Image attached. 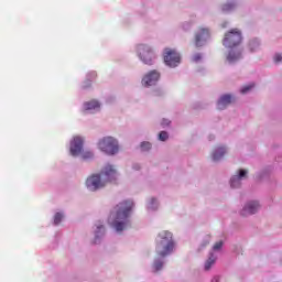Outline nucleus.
Wrapping results in <instances>:
<instances>
[{
  "label": "nucleus",
  "mask_w": 282,
  "mask_h": 282,
  "mask_svg": "<svg viewBox=\"0 0 282 282\" xmlns=\"http://www.w3.org/2000/svg\"><path fill=\"white\" fill-rule=\"evenodd\" d=\"M131 210H133V203L131 200H124L119 203L110 212L108 223L117 232H122L131 226L129 217H131Z\"/></svg>",
  "instance_id": "obj_1"
},
{
  "label": "nucleus",
  "mask_w": 282,
  "mask_h": 282,
  "mask_svg": "<svg viewBox=\"0 0 282 282\" xmlns=\"http://www.w3.org/2000/svg\"><path fill=\"white\" fill-rule=\"evenodd\" d=\"M118 171L113 165H106L100 174H93L86 180V186L89 191H100L105 188L109 182H116Z\"/></svg>",
  "instance_id": "obj_2"
},
{
  "label": "nucleus",
  "mask_w": 282,
  "mask_h": 282,
  "mask_svg": "<svg viewBox=\"0 0 282 282\" xmlns=\"http://www.w3.org/2000/svg\"><path fill=\"white\" fill-rule=\"evenodd\" d=\"M175 242L173 241V234L171 231H161L159 234V240L156 241V254L164 259L173 252Z\"/></svg>",
  "instance_id": "obj_3"
},
{
  "label": "nucleus",
  "mask_w": 282,
  "mask_h": 282,
  "mask_svg": "<svg viewBox=\"0 0 282 282\" xmlns=\"http://www.w3.org/2000/svg\"><path fill=\"white\" fill-rule=\"evenodd\" d=\"M98 147L100 151L107 153V155H116V153L120 151L118 140H116L113 137H105L99 141Z\"/></svg>",
  "instance_id": "obj_4"
},
{
  "label": "nucleus",
  "mask_w": 282,
  "mask_h": 282,
  "mask_svg": "<svg viewBox=\"0 0 282 282\" xmlns=\"http://www.w3.org/2000/svg\"><path fill=\"white\" fill-rule=\"evenodd\" d=\"M241 31L234 29L225 34L223 45L225 47H237L241 44Z\"/></svg>",
  "instance_id": "obj_5"
},
{
  "label": "nucleus",
  "mask_w": 282,
  "mask_h": 282,
  "mask_svg": "<svg viewBox=\"0 0 282 282\" xmlns=\"http://www.w3.org/2000/svg\"><path fill=\"white\" fill-rule=\"evenodd\" d=\"M139 57L145 65H153V58H155V53L150 48L149 45L140 44L138 46Z\"/></svg>",
  "instance_id": "obj_6"
},
{
  "label": "nucleus",
  "mask_w": 282,
  "mask_h": 282,
  "mask_svg": "<svg viewBox=\"0 0 282 282\" xmlns=\"http://www.w3.org/2000/svg\"><path fill=\"white\" fill-rule=\"evenodd\" d=\"M164 63L169 67H177L180 64V61H182V57L180 56V53L173 48H165L163 54Z\"/></svg>",
  "instance_id": "obj_7"
},
{
  "label": "nucleus",
  "mask_w": 282,
  "mask_h": 282,
  "mask_svg": "<svg viewBox=\"0 0 282 282\" xmlns=\"http://www.w3.org/2000/svg\"><path fill=\"white\" fill-rule=\"evenodd\" d=\"M210 39V30L206 28H200L196 33H195V39L194 43L196 47H204L206 45V41Z\"/></svg>",
  "instance_id": "obj_8"
},
{
  "label": "nucleus",
  "mask_w": 282,
  "mask_h": 282,
  "mask_svg": "<svg viewBox=\"0 0 282 282\" xmlns=\"http://www.w3.org/2000/svg\"><path fill=\"white\" fill-rule=\"evenodd\" d=\"M159 80L160 73L158 70H151L143 77L142 84L144 85V87H151V85H155V83H158Z\"/></svg>",
  "instance_id": "obj_9"
},
{
  "label": "nucleus",
  "mask_w": 282,
  "mask_h": 282,
  "mask_svg": "<svg viewBox=\"0 0 282 282\" xmlns=\"http://www.w3.org/2000/svg\"><path fill=\"white\" fill-rule=\"evenodd\" d=\"M83 153V138L75 137L70 142V154L76 158V155H80Z\"/></svg>",
  "instance_id": "obj_10"
},
{
  "label": "nucleus",
  "mask_w": 282,
  "mask_h": 282,
  "mask_svg": "<svg viewBox=\"0 0 282 282\" xmlns=\"http://www.w3.org/2000/svg\"><path fill=\"white\" fill-rule=\"evenodd\" d=\"M259 202L257 200H251L245 205V207L241 210L242 217H248V215H254L257 210H259Z\"/></svg>",
  "instance_id": "obj_11"
},
{
  "label": "nucleus",
  "mask_w": 282,
  "mask_h": 282,
  "mask_svg": "<svg viewBox=\"0 0 282 282\" xmlns=\"http://www.w3.org/2000/svg\"><path fill=\"white\" fill-rule=\"evenodd\" d=\"M247 175L248 170H239V175H235L230 180L231 188H239V186H241V180H243V177H247Z\"/></svg>",
  "instance_id": "obj_12"
},
{
  "label": "nucleus",
  "mask_w": 282,
  "mask_h": 282,
  "mask_svg": "<svg viewBox=\"0 0 282 282\" xmlns=\"http://www.w3.org/2000/svg\"><path fill=\"white\" fill-rule=\"evenodd\" d=\"M231 102H232L231 95H223L217 102V107L219 110H224L228 107V105H231Z\"/></svg>",
  "instance_id": "obj_13"
},
{
  "label": "nucleus",
  "mask_w": 282,
  "mask_h": 282,
  "mask_svg": "<svg viewBox=\"0 0 282 282\" xmlns=\"http://www.w3.org/2000/svg\"><path fill=\"white\" fill-rule=\"evenodd\" d=\"M84 109H85V111H94L96 109H100V102H98V100H96V99L86 101L84 104Z\"/></svg>",
  "instance_id": "obj_14"
},
{
  "label": "nucleus",
  "mask_w": 282,
  "mask_h": 282,
  "mask_svg": "<svg viewBox=\"0 0 282 282\" xmlns=\"http://www.w3.org/2000/svg\"><path fill=\"white\" fill-rule=\"evenodd\" d=\"M224 155H226V148L219 147L213 152L212 158H213L214 162H219V160H221V158H224Z\"/></svg>",
  "instance_id": "obj_15"
},
{
  "label": "nucleus",
  "mask_w": 282,
  "mask_h": 282,
  "mask_svg": "<svg viewBox=\"0 0 282 282\" xmlns=\"http://www.w3.org/2000/svg\"><path fill=\"white\" fill-rule=\"evenodd\" d=\"M96 231H95V243H98V239H100V237H102L105 235V225H100V223H98L96 225Z\"/></svg>",
  "instance_id": "obj_16"
},
{
  "label": "nucleus",
  "mask_w": 282,
  "mask_h": 282,
  "mask_svg": "<svg viewBox=\"0 0 282 282\" xmlns=\"http://www.w3.org/2000/svg\"><path fill=\"white\" fill-rule=\"evenodd\" d=\"M239 58H241V53H235L234 51H230L227 56V61H229V63L239 61Z\"/></svg>",
  "instance_id": "obj_17"
},
{
  "label": "nucleus",
  "mask_w": 282,
  "mask_h": 282,
  "mask_svg": "<svg viewBox=\"0 0 282 282\" xmlns=\"http://www.w3.org/2000/svg\"><path fill=\"white\" fill-rule=\"evenodd\" d=\"M215 261H216L215 256L212 254V256L207 259V261L205 262V270H206V271L210 270V268H213V265H215Z\"/></svg>",
  "instance_id": "obj_18"
},
{
  "label": "nucleus",
  "mask_w": 282,
  "mask_h": 282,
  "mask_svg": "<svg viewBox=\"0 0 282 282\" xmlns=\"http://www.w3.org/2000/svg\"><path fill=\"white\" fill-rule=\"evenodd\" d=\"M221 10H223V12H231V10H235V3L227 2V3L223 4Z\"/></svg>",
  "instance_id": "obj_19"
},
{
  "label": "nucleus",
  "mask_w": 282,
  "mask_h": 282,
  "mask_svg": "<svg viewBox=\"0 0 282 282\" xmlns=\"http://www.w3.org/2000/svg\"><path fill=\"white\" fill-rule=\"evenodd\" d=\"M258 47H259V41L258 40H251L249 42L250 52H256Z\"/></svg>",
  "instance_id": "obj_20"
},
{
  "label": "nucleus",
  "mask_w": 282,
  "mask_h": 282,
  "mask_svg": "<svg viewBox=\"0 0 282 282\" xmlns=\"http://www.w3.org/2000/svg\"><path fill=\"white\" fill-rule=\"evenodd\" d=\"M164 262L161 260H156L154 261L153 268H154V272H160V270L163 268Z\"/></svg>",
  "instance_id": "obj_21"
},
{
  "label": "nucleus",
  "mask_w": 282,
  "mask_h": 282,
  "mask_svg": "<svg viewBox=\"0 0 282 282\" xmlns=\"http://www.w3.org/2000/svg\"><path fill=\"white\" fill-rule=\"evenodd\" d=\"M159 140H161V142H166V140H169V133L166 131H161L159 133Z\"/></svg>",
  "instance_id": "obj_22"
},
{
  "label": "nucleus",
  "mask_w": 282,
  "mask_h": 282,
  "mask_svg": "<svg viewBox=\"0 0 282 282\" xmlns=\"http://www.w3.org/2000/svg\"><path fill=\"white\" fill-rule=\"evenodd\" d=\"M61 221H63V214L56 213L55 216H54L55 226H58V224H61Z\"/></svg>",
  "instance_id": "obj_23"
},
{
  "label": "nucleus",
  "mask_w": 282,
  "mask_h": 282,
  "mask_svg": "<svg viewBox=\"0 0 282 282\" xmlns=\"http://www.w3.org/2000/svg\"><path fill=\"white\" fill-rule=\"evenodd\" d=\"M252 87H254V84L247 85V86L242 87V89L240 91H241V94H248L250 91V89H252Z\"/></svg>",
  "instance_id": "obj_24"
},
{
  "label": "nucleus",
  "mask_w": 282,
  "mask_h": 282,
  "mask_svg": "<svg viewBox=\"0 0 282 282\" xmlns=\"http://www.w3.org/2000/svg\"><path fill=\"white\" fill-rule=\"evenodd\" d=\"M141 149H142V151H149L151 149V143L150 142H142L141 143Z\"/></svg>",
  "instance_id": "obj_25"
},
{
  "label": "nucleus",
  "mask_w": 282,
  "mask_h": 282,
  "mask_svg": "<svg viewBox=\"0 0 282 282\" xmlns=\"http://www.w3.org/2000/svg\"><path fill=\"white\" fill-rule=\"evenodd\" d=\"M91 158H94V153H91V152H85L83 154L84 160H91Z\"/></svg>",
  "instance_id": "obj_26"
},
{
  "label": "nucleus",
  "mask_w": 282,
  "mask_h": 282,
  "mask_svg": "<svg viewBox=\"0 0 282 282\" xmlns=\"http://www.w3.org/2000/svg\"><path fill=\"white\" fill-rule=\"evenodd\" d=\"M224 246L223 241H218L214 245L213 250H221V247Z\"/></svg>",
  "instance_id": "obj_27"
},
{
  "label": "nucleus",
  "mask_w": 282,
  "mask_h": 282,
  "mask_svg": "<svg viewBox=\"0 0 282 282\" xmlns=\"http://www.w3.org/2000/svg\"><path fill=\"white\" fill-rule=\"evenodd\" d=\"M202 61V54L197 53L193 56V62L194 63H199Z\"/></svg>",
  "instance_id": "obj_28"
},
{
  "label": "nucleus",
  "mask_w": 282,
  "mask_h": 282,
  "mask_svg": "<svg viewBox=\"0 0 282 282\" xmlns=\"http://www.w3.org/2000/svg\"><path fill=\"white\" fill-rule=\"evenodd\" d=\"M281 62H282V55L281 54H275L274 63H281Z\"/></svg>",
  "instance_id": "obj_29"
},
{
  "label": "nucleus",
  "mask_w": 282,
  "mask_h": 282,
  "mask_svg": "<svg viewBox=\"0 0 282 282\" xmlns=\"http://www.w3.org/2000/svg\"><path fill=\"white\" fill-rule=\"evenodd\" d=\"M169 124H171V121H170L169 119H163L162 126H163V127H166V126H169Z\"/></svg>",
  "instance_id": "obj_30"
},
{
  "label": "nucleus",
  "mask_w": 282,
  "mask_h": 282,
  "mask_svg": "<svg viewBox=\"0 0 282 282\" xmlns=\"http://www.w3.org/2000/svg\"><path fill=\"white\" fill-rule=\"evenodd\" d=\"M212 282H219V278H214Z\"/></svg>",
  "instance_id": "obj_31"
},
{
  "label": "nucleus",
  "mask_w": 282,
  "mask_h": 282,
  "mask_svg": "<svg viewBox=\"0 0 282 282\" xmlns=\"http://www.w3.org/2000/svg\"><path fill=\"white\" fill-rule=\"evenodd\" d=\"M152 204H155V199L154 198H152Z\"/></svg>",
  "instance_id": "obj_32"
}]
</instances>
